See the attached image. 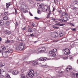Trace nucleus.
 <instances>
[{"instance_id":"obj_1","label":"nucleus","mask_w":78,"mask_h":78,"mask_svg":"<svg viewBox=\"0 0 78 78\" xmlns=\"http://www.w3.org/2000/svg\"><path fill=\"white\" fill-rule=\"evenodd\" d=\"M34 75V71L33 70H30L29 71L28 74L26 75V77L27 78H31Z\"/></svg>"},{"instance_id":"obj_2","label":"nucleus","mask_w":78,"mask_h":78,"mask_svg":"<svg viewBox=\"0 0 78 78\" xmlns=\"http://www.w3.org/2000/svg\"><path fill=\"white\" fill-rule=\"evenodd\" d=\"M63 51L65 55H69L70 54V51L68 48H66L63 50Z\"/></svg>"},{"instance_id":"obj_3","label":"nucleus","mask_w":78,"mask_h":78,"mask_svg":"<svg viewBox=\"0 0 78 78\" xmlns=\"http://www.w3.org/2000/svg\"><path fill=\"white\" fill-rule=\"evenodd\" d=\"M25 48V44L23 43H20L19 44V48L20 50H23Z\"/></svg>"},{"instance_id":"obj_4","label":"nucleus","mask_w":78,"mask_h":78,"mask_svg":"<svg viewBox=\"0 0 78 78\" xmlns=\"http://www.w3.org/2000/svg\"><path fill=\"white\" fill-rule=\"evenodd\" d=\"M38 51L41 52H44L45 51V48L44 47L41 48H39L38 49Z\"/></svg>"},{"instance_id":"obj_5","label":"nucleus","mask_w":78,"mask_h":78,"mask_svg":"<svg viewBox=\"0 0 78 78\" xmlns=\"http://www.w3.org/2000/svg\"><path fill=\"white\" fill-rule=\"evenodd\" d=\"M72 70V67L71 66L69 65L67 67V68L66 69V71L67 72H69V71Z\"/></svg>"},{"instance_id":"obj_6","label":"nucleus","mask_w":78,"mask_h":78,"mask_svg":"<svg viewBox=\"0 0 78 78\" xmlns=\"http://www.w3.org/2000/svg\"><path fill=\"white\" fill-rule=\"evenodd\" d=\"M7 53H8L7 52H2V55L4 58H6L8 57V54H7Z\"/></svg>"},{"instance_id":"obj_7","label":"nucleus","mask_w":78,"mask_h":78,"mask_svg":"<svg viewBox=\"0 0 78 78\" xmlns=\"http://www.w3.org/2000/svg\"><path fill=\"white\" fill-rule=\"evenodd\" d=\"M57 51V49L56 48H55L51 51H49V53L50 54H53L54 53H55V52H56Z\"/></svg>"},{"instance_id":"obj_8","label":"nucleus","mask_w":78,"mask_h":78,"mask_svg":"<svg viewBox=\"0 0 78 78\" xmlns=\"http://www.w3.org/2000/svg\"><path fill=\"white\" fill-rule=\"evenodd\" d=\"M47 58L46 57H41L39 58V61H46Z\"/></svg>"},{"instance_id":"obj_9","label":"nucleus","mask_w":78,"mask_h":78,"mask_svg":"<svg viewBox=\"0 0 78 78\" xmlns=\"http://www.w3.org/2000/svg\"><path fill=\"white\" fill-rule=\"evenodd\" d=\"M32 64L34 66H37V65H38V62L35 61H33L32 62Z\"/></svg>"},{"instance_id":"obj_10","label":"nucleus","mask_w":78,"mask_h":78,"mask_svg":"<svg viewBox=\"0 0 78 78\" xmlns=\"http://www.w3.org/2000/svg\"><path fill=\"white\" fill-rule=\"evenodd\" d=\"M58 34L57 32H54L53 37H58Z\"/></svg>"},{"instance_id":"obj_11","label":"nucleus","mask_w":78,"mask_h":78,"mask_svg":"<svg viewBox=\"0 0 78 78\" xmlns=\"http://www.w3.org/2000/svg\"><path fill=\"white\" fill-rule=\"evenodd\" d=\"M63 22H65L67 20V18L66 17H64L63 18Z\"/></svg>"},{"instance_id":"obj_12","label":"nucleus","mask_w":78,"mask_h":78,"mask_svg":"<svg viewBox=\"0 0 78 78\" xmlns=\"http://www.w3.org/2000/svg\"><path fill=\"white\" fill-rule=\"evenodd\" d=\"M28 56H27V55L25 56L24 58L23 59V61L25 62H27V59H28Z\"/></svg>"},{"instance_id":"obj_13","label":"nucleus","mask_w":78,"mask_h":78,"mask_svg":"<svg viewBox=\"0 0 78 78\" xmlns=\"http://www.w3.org/2000/svg\"><path fill=\"white\" fill-rule=\"evenodd\" d=\"M12 73L14 74V75H17L18 74V71L16 70H14L12 72Z\"/></svg>"},{"instance_id":"obj_14","label":"nucleus","mask_w":78,"mask_h":78,"mask_svg":"<svg viewBox=\"0 0 78 78\" xmlns=\"http://www.w3.org/2000/svg\"><path fill=\"white\" fill-rule=\"evenodd\" d=\"M11 5V4L9 3H6V8L7 9H8V8H9V6Z\"/></svg>"},{"instance_id":"obj_15","label":"nucleus","mask_w":78,"mask_h":78,"mask_svg":"<svg viewBox=\"0 0 78 78\" xmlns=\"http://www.w3.org/2000/svg\"><path fill=\"white\" fill-rule=\"evenodd\" d=\"M5 33L6 34H10L11 32L7 30L5 31Z\"/></svg>"},{"instance_id":"obj_16","label":"nucleus","mask_w":78,"mask_h":78,"mask_svg":"<svg viewBox=\"0 0 78 78\" xmlns=\"http://www.w3.org/2000/svg\"><path fill=\"white\" fill-rule=\"evenodd\" d=\"M13 51L12 49H10V50H8L7 51V53H12Z\"/></svg>"},{"instance_id":"obj_17","label":"nucleus","mask_w":78,"mask_h":78,"mask_svg":"<svg viewBox=\"0 0 78 78\" xmlns=\"http://www.w3.org/2000/svg\"><path fill=\"white\" fill-rule=\"evenodd\" d=\"M5 78H11L10 77V76L8 74H5Z\"/></svg>"},{"instance_id":"obj_18","label":"nucleus","mask_w":78,"mask_h":78,"mask_svg":"<svg viewBox=\"0 0 78 78\" xmlns=\"http://www.w3.org/2000/svg\"><path fill=\"white\" fill-rule=\"evenodd\" d=\"M0 23L1 25H3L5 23H4V21L3 20H0Z\"/></svg>"},{"instance_id":"obj_19","label":"nucleus","mask_w":78,"mask_h":78,"mask_svg":"<svg viewBox=\"0 0 78 78\" xmlns=\"http://www.w3.org/2000/svg\"><path fill=\"white\" fill-rule=\"evenodd\" d=\"M3 20H8V17L7 16H5L3 17Z\"/></svg>"},{"instance_id":"obj_20","label":"nucleus","mask_w":78,"mask_h":78,"mask_svg":"<svg viewBox=\"0 0 78 78\" xmlns=\"http://www.w3.org/2000/svg\"><path fill=\"white\" fill-rule=\"evenodd\" d=\"M42 67H46V68H47L48 67H49V66L46 65H41Z\"/></svg>"},{"instance_id":"obj_21","label":"nucleus","mask_w":78,"mask_h":78,"mask_svg":"<svg viewBox=\"0 0 78 78\" xmlns=\"http://www.w3.org/2000/svg\"><path fill=\"white\" fill-rule=\"evenodd\" d=\"M59 37H62V36H63V34H62V32H60L59 33Z\"/></svg>"},{"instance_id":"obj_22","label":"nucleus","mask_w":78,"mask_h":78,"mask_svg":"<svg viewBox=\"0 0 78 78\" xmlns=\"http://www.w3.org/2000/svg\"><path fill=\"white\" fill-rule=\"evenodd\" d=\"M25 78V75L24 74H23L21 75V78Z\"/></svg>"},{"instance_id":"obj_23","label":"nucleus","mask_w":78,"mask_h":78,"mask_svg":"<svg viewBox=\"0 0 78 78\" xmlns=\"http://www.w3.org/2000/svg\"><path fill=\"white\" fill-rule=\"evenodd\" d=\"M56 56V54L55 53L52 54L51 55V57H55V56Z\"/></svg>"},{"instance_id":"obj_24","label":"nucleus","mask_w":78,"mask_h":78,"mask_svg":"<svg viewBox=\"0 0 78 78\" xmlns=\"http://www.w3.org/2000/svg\"><path fill=\"white\" fill-rule=\"evenodd\" d=\"M54 33L51 32L50 33V34L51 36L53 37V36H54Z\"/></svg>"},{"instance_id":"obj_25","label":"nucleus","mask_w":78,"mask_h":78,"mask_svg":"<svg viewBox=\"0 0 78 78\" xmlns=\"http://www.w3.org/2000/svg\"><path fill=\"white\" fill-rule=\"evenodd\" d=\"M77 3H78V0L74 1L73 2V4L74 5H75L76 4H77Z\"/></svg>"},{"instance_id":"obj_26","label":"nucleus","mask_w":78,"mask_h":78,"mask_svg":"<svg viewBox=\"0 0 78 78\" xmlns=\"http://www.w3.org/2000/svg\"><path fill=\"white\" fill-rule=\"evenodd\" d=\"M32 29H31V28H29L28 30V31L29 32H30V33H31V32H33V30H32Z\"/></svg>"},{"instance_id":"obj_27","label":"nucleus","mask_w":78,"mask_h":78,"mask_svg":"<svg viewBox=\"0 0 78 78\" xmlns=\"http://www.w3.org/2000/svg\"><path fill=\"white\" fill-rule=\"evenodd\" d=\"M5 66V63H0V66L3 67Z\"/></svg>"},{"instance_id":"obj_28","label":"nucleus","mask_w":78,"mask_h":78,"mask_svg":"<svg viewBox=\"0 0 78 78\" xmlns=\"http://www.w3.org/2000/svg\"><path fill=\"white\" fill-rule=\"evenodd\" d=\"M62 16H66L67 15V13H66V12H64L62 13Z\"/></svg>"},{"instance_id":"obj_29","label":"nucleus","mask_w":78,"mask_h":78,"mask_svg":"<svg viewBox=\"0 0 78 78\" xmlns=\"http://www.w3.org/2000/svg\"><path fill=\"white\" fill-rule=\"evenodd\" d=\"M58 21L60 22H63V20L61 19H58Z\"/></svg>"},{"instance_id":"obj_30","label":"nucleus","mask_w":78,"mask_h":78,"mask_svg":"<svg viewBox=\"0 0 78 78\" xmlns=\"http://www.w3.org/2000/svg\"><path fill=\"white\" fill-rule=\"evenodd\" d=\"M40 11H44V9L42 8L41 7L40 9Z\"/></svg>"},{"instance_id":"obj_31","label":"nucleus","mask_w":78,"mask_h":78,"mask_svg":"<svg viewBox=\"0 0 78 78\" xmlns=\"http://www.w3.org/2000/svg\"><path fill=\"white\" fill-rule=\"evenodd\" d=\"M5 50H6V47H3L2 48V51H5Z\"/></svg>"},{"instance_id":"obj_32","label":"nucleus","mask_w":78,"mask_h":78,"mask_svg":"<svg viewBox=\"0 0 78 78\" xmlns=\"http://www.w3.org/2000/svg\"><path fill=\"white\" fill-rule=\"evenodd\" d=\"M34 18L35 20H39V18L37 17L36 16Z\"/></svg>"},{"instance_id":"obj_33","label":"nucleus","mask_w":78,"mask_h":78,"mask_svg":"<svg viewBox=\"0 0 78 78\" xmlns=\"http://www.w3.org/2000/svg\"><path fill=\"white\" fill-rule=\"evenodd\" d=\"M32 31H34V32H36V29L34 28H33L32 29Z\"/></svg>"},{"instance_id":"obj_34","label":"nucleus","mask_w":78,"mask_h":78,"mask_svg":"<svg viewBox=\"0 0 78 78\" xmlns=\"http://www.w3.org/2000/svg\"><path fill=\"white\" fill-rule=\"evenodd\" d=\"M29 3H32L33 2V0H29Z\"/></svg>"},{"instance_id":"obj_35","label":"nucleus","mask_w":78,"mask_h":78,"mask_svg":"<svg viewBox=\"0 0 78 78\" xmlns=\"http://www.w3.org/2000/svg\"><path fill=\"white\" fill-rule=\"evenodd\" d=\"M71 30L73 31H76V28H72L71 29Z\"/></svg>"},{"instance_id":"obj_36","label":"nucleus","mask_w":78,"mask_h":78,"mask_svg":"<svg viewBox=\"0 0 78 78\" xmlns=\"http://www.w3.org/2000/svg\"><path fill=\"white\" fill-rule=\"evenodd\" d=\"M10 42V41L9 40H7V41H5V43H9Z\"/></svg>"},{"instance_id":"obj_37","label":"nucleus","mask_w":78,"mask_h":78,"mask_svg":"<svg viewBox=\"0 0 78 78\" xmlns=\"http://www.w3.org/2000/svg\"><path fill=\"white\" fill-rule=\"evenodd\" d=\"M21 16L23 18V19H24V20H25V17H24V16H23V15H21Z\"/></svg>"},{"instance_id":"obj_38","label":"nucleus","mask_w":78,"mask_h":78,"mask_svg":"<svg viewBox=\"0 0 78 78\" xmlns=\"http://www.w3.org/2000/svg\"><path fill=\"white\" fill-rule=\"evenodd\" d=\"M5 24H7V25H8L9 24V21H7L5 23Z\"/></svg>"},{"instance_id":"obj_39","label":"nucleus","mask_w":78,"mask_h":78,"mask_svg":"<svg viewBox=\"0 0 78 78\" xmlns=\"http://www.w3.org/2000/svg\"><path fill=\"white\" fill-rule=\"evenodd\" d=\"M69 59H72V55H69Z\"/></svg>"},{"instance_id":"obj_40","label":"nucleus","mask_w":78,"mask_h":78,"mask_svg":"<svg viewBox=\"0 0 78 78\" xmlns=\"http://www.w3.org/2000/svg\"><path fill=\"white\" fill-rule=\"evenodd\" d=\"M5 15V16L8 15V12H5L4 14Z\"/></svg>"},{"instance_id":"obj_41","label":"nucleus","mask_w":78,"mask_h":78,"mask_svg":"<svg viewBox=\"0 0 78 78\" xmlns=\"http://www.w3.org/2000/svg\"><path fill=\"white\" fill-rule=\"evenodd\" d=\"M69 25H72V26H75V25H73V24L71 23H69Z\"/></svg>"},{"instance_id":"obj_42","label":"nucleus","mask_w":78,"mask_h":78,"mask_svg":"<svg viewBox=\"0 0 78 78\" xmlns=\"http://www.w3.org/2000/svg\"><path fill=\"white\" fill-rule=\"evenodd\" d=\"M76 78H78V73H76Z\"/></svg>"},{"instance_id":"obj_43","label":"nucleus","mask_w":78,"mask_h":78,"mask_svg":"<svg viewBox=\"0 0 78 78\" xmlns=\"http://www.w3.org/2000/svg\"><path fill=\"white\" fill-rule=\"evenodd\" d=\"M59 73H64V71H59Z\"/></svg>"},{"instance_id":"obj_44","label":"nucleus","mask_w":78,"mask_h":78,"mask_svg":"<svg viewBox=\"0 0 78 78\" xmlns=\"http://www.w3.org/2000/svg\"><path fill=\"white\" fill-rule=\"evenodd\" d=\"M30 36H31V37H33V36H34V35L33 34H30Z\"/></svg>"},{"instance_id":"obj_45","label":"nucleus","mask_w":78,"mask_h":78,"mask_svg":"<svg viewBox=\"0 0 78 78\" xmlns=\"http://www.w3.org/2000/svg\"><path fill=\"white\" fill-rule=\"evenodd\" d=\"M71 73L73 75V76H75V73Z\"/></svg>"},{"instance_id":"obj_46","label":"nucleus","mask_w":78,"mask_h":78,"mask_svg":"<svg viewBox=\"0 0 78 78\" xmlns=\"http://www.w3.org/2000/svg\"><path fill=\"white\" fill-rule=\"evenodd\" d=\"M41 11L40 10H38L37 11V13H38V14H40L41 13Z\"/></svg>"},{"instance_id":"obj_47","label":"nucleus","mask_w":78,"mask_h":78,"mask_svg":"<svg viewBox=\"0 0 78 78\" xmlns=\"http://www.w3.org/2000/svg\"><path fill=\"white\" fill-rule=\"evenodd\" d=\"M15 14H17V10H16V9H15Z\"/></svg>"},{"instance_id":"obj_48","label":"nucleus","mask_w":78,"mask_h":78,"mask_svg":"<svg viewBox=\"0 0 78 78\" xmlns=\"http://www.w3.org/2000/svg\"><path fill=\"white\" fill-rule=\"evenodd\" d=\"M56 70H59V69H60V68H59V67L56 68Z\"/></svg>"},{"instance_id":"obj_49","label":"nucleus","mask_w":78,"mask_h":78,"mask_svg":"<svg viewBox=\"0 0 78 78\" xmlns=\"http://www.w3.org/2000/svg\"><path fill=\"white\" fill-rule=\"evenodd\" d=\"M32 25L33 27H36V25H35V24L34 23H33Z\"/></svg>"},{"instance_id":"obj_50","label":"nucleus","mask_w":78,"mask_h":78,"mask_svg":"<svg viewBox=\"0 0 78 78\" xmlns=\"http://www.w3.org/2000/svg\"><path fill=\"white\" fill-rule=\"evenodd\" d=\"M64 58L65 59H68V57H67V56H66L65 57H64Z\"/></svg>"},{"instance_id":"obj_51","label":"nucleus","mask_w":78,"mask_h":78,"mask_svg":"<svg viewBox=\"0 0 78 78\" xmlns=\"http://www.w3.org/2000/svg\"><path fill=\"white\" fill-rule=\"evenodd\" d=\"M64 25H65V24H60L59 25L60 26H64Z\"/></svg>"},{"instance_id":"obj_52","label":"nucleus","mask_w":78,"mask_h":78,"mask_svg":"<svg viewBox=\"0 0 78 78\" xmlns=\"http://www.w3.org/2000/svg\"><path fill=\"white\" fill-rule=\"evenodd\" d=\"M10 42L11 43H13L14 42V40H12Z\"/></svg>"},{"instance_id":"obj_53","label":"nucleus","mask_w":78,"mask_h":78,"mask_svg":"<svg viewBox=\"0 0 78 78\" xmlns=\"http://www.w3.org/2000/svg\"><path fill=\"white\" fill-rule=\"evenodd\" d=\"M29 14L31 16H33V14H32L30 12H29Z\"/></svg>"},{"instance_id":"obj_54","label":"nucleus","mask_w":78,"mask_h":78,"mask_svg":"<svg viewBox=\"0 0 78 78\" xmlns=\"http://www.w3.org/2000/svg\"><path fill=\"white\" fill-rule=\"evenodd\" d=\"M52 20H53V21H55L56 20L55 19H51Z\"/></svg>"},{"instance_id":"obj_55","label":"nucleus","mask_w":78,"mask_h":78,"mask_svg":"<svg viewBox=\"0 0 78 78\" xmlns=\"http://www.w3.org/2000/svg\"><path fill=\"white\" fill-rule=\"evenodd\" d=\"M59 28V27H55V29H58Z\"/></svg>"},{"instance_id":"obj_56","label":"nucleus","mask_w":78,"mask_h":78,"mask_svg":"<svg viewBox=\"0 0 78 78\" xmlns=\"http://www.w3.org/2000/svg\"><path fill=\"white\" fill-rule=\"evenodd\" d=\"M53 28L54 29H55V28H56V26L55 25L53 26Z\"/></svg>"},{"instance_id":"obj_57","label":"nucleus","mask_w":78,"mask_h":78,"mask_svg":"<svg viewBox=\"0 0 78 78\" xmlns=\"http://www.w3.org/2000/svg\"><path fill=\"white\" fill-rule=\"evenodd\" d=\"M55 25H59V23H57L55 24Z\"/></svg>"},{"instance_id":"obj_58","label":"nucleus","mask_w":78,"mask_h":78,"mask_svg":"<svg viewBox=\"0 0 78 78\" xmlns=\"http://www.w3.org/2000/svg\"><path fill=\"white\" fill-rule=\"evenodd\" d=\"M37 1H39L40 2V1H42L43 0H36Z\"/></svg>"},{"instance_id":"obj_59","label":"nucleus","mask_w":78,"mask_h":78,"mask_svg":"<svg viewBox=\"0 0 78 78\" xmlns=\"http://www.w3.org/2000/svg\"><path fill=\"white\" fill-rule=\"evenodd\" d=\"M60 17L61 19H62V16H60Z\"/></svg>"},{"instance_id":"obj_60","label":"nucleus","mask_w":78,"mask_h":78,"mask_svg":"<svg viewBox=\"0 0 78 78\" xmlns=\"http://www.w3.org/2000/svg\"><path fill=\"white\" fill-rule=\"evenodd\" d=\"M37 42V41H34V43H35V44H36V43Z\"/></svg>"},{"instance_id":"obj_61","label":"nucleus","mask_w":78,"mask_h":78,"mask_svg":"<svg viewBox=\"0 0 78 78\" xmlns=\"http://www.w3.org/2000/svg\"><path fill=\"white\" fill-rule=\"evenodd\" d=\"M0 41H2V38L0 37Z\"/></svg>"},{"instance_id":"obj_62","label":"nucleus","mask_w":78,"mask_h":78,"mask_svg":"<svg viewBox=\"0 0 78 78\" xmlns=\"http://www.w3.org/2000/svg\"><path fill=\"white\" fill-rule=\"evenodd\" d=\"M37 78H42L41 77H38Z\"/></svg>"},{"instance_id":"obj_63","label":"nucleus","mask_w":78,"mask_h":78,"mask_svg":"<svg viewBox=\"0 0 78 78\" xmlns=\"http://www.w3.org/2000/svg\"><path fill=\"white\" fill-rule=\"evenodd\" d=\"M46 10V11H47V10H48V9H44V10Z\"/></svg>"},{"instance_id":"obj_64","label":"nucleus","mask_w":78,"mask_h":78,"mask_svg":"<svg viewBox=\"0 0 78 78\" xmlns=\"http://www.w3.org/2000/svg\"><path fill=\"white\" fill-rule=\"evenodd\" d=\"M19 40V38H17V40Z\"/></svg>"}]
</instances>
